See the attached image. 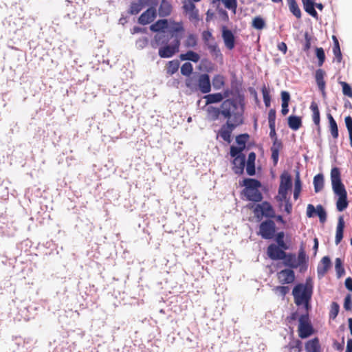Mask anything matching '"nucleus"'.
Returning <instances> with one entry per match:
<instances>
[{
  "instance_id": "7c9ffc66",
  "label": "nucleus",
  "mask_w": 352,
  "mask_h": 352,
  "mask_svg": "<svg viewBox=\"0 0 352 352\" xmlns=\"http://www.w3.org/2000/svg\"><path fill=\"white\" fill-rule=\"evenodd\" d=\"M179 67V62L178 60H170L165 67L166 72L168 75L172 76L175 74Z\"/></svg>"
},
{
  "instance_id": "a18cd8bd",
  "label": "nucleus",
  "mask_w": 352,
  "mask_h": 352,
  "mask_svg": "<svg viewBox=\"0 0 352 352\" xmlns=\"http://www.w3.org/2000/svg\"><path fill=\"white\" fill-rule=\"evenodd\" d=\"M316 55L318 58V66L321 67L325 60V54L324 50L322 47H317L316 49Z\"/></svg>"
},
{
  "instance_id": "603ef678",
  "label": "nucleus",
  "mask_w": 352,
  "mask_h": 352,
  "mask_svg": "<svg viewBox=\"0 0 352 352\" xmlns=\"http://www.w3.org/2000/svg\"><path fill=\"white\" fill-rule=\"evenodd\" d=\"M273 290L276 294L284 297L289 292V288L287 286L283 285L276 286L273 289Z\"/></svg>"
},
{
  "instance_id": "7ed1b4c3",
  "label": "nucleus",
  "mask_w": 352,
  "mask_h": 352,
  "mask_svg": "<svg viewBox=\"0 0 352 352\" xmlns=\"http://www.w3.org/2000/svg\"><path fill=\"white\" fill-rule=\"evenodd\" d=\"M308 257L306 254L305 248L302 245L300 247L298 253V257L293 253H285V256L283 258V263L285 266L291 269H297L300 267V272H302L306 271L308 267Z\"/></svg>"
},
{
  "instance_id": "3c124183",
  "label": "nucleus",
  "mask_w": 352,
  "mask_h": 352,
  "mask_svg": "<svg viewBox=\"0 0 352 352\" xmlns=\"http://www.w3.org/2000/svg\"><path fill=\"white\" fill-rule=\"evenodd\" d=\"M340 83L342 88L343 94L352 98V89L351 86L346 82H340Z\"/></svg>"
},
{
  "instance_id": "a211bd4d",
  "label": "nucleus",
  "mask_w": 352,
  "mask_h": 352,
  "mask_svg": "<svg viewBox=\"0 0 352 352\" xmlns=\"http://www.w3.org/2000/svg\"><path fill=\"white\" fill-rule=\"evenodd\" d=\"M148 0H138L137 1L131 2L128 13L131 15L138 14L144 7L145 4L148 3ZM152 3L155 6L157 4V0H152Z\"/></svg>"
},
{
  "instance_id": "1a4fd4ad",
  "label": "nucleus",
  "mask_w": 352,
  "mask_h": 352,
  "mask_svg": "<svg viewBox=\"0 0 352 352\" xmlns=\"http://www.w3.org/2000/svg\"><path fill=\"white\" fill-rule=\"evenodd\" d=\"M276 232V224L274 221L271 219L265 220L259 226L258 234L264 239H272Z\"/></svg>"
},
{
  "instance_id": "f257e3e1",
  "label": "nucleus",
  "mask_w": 352,
  "mask_h": 352,
  "mask_svg": "<svg viewBox=\"0 0 352 352\" xmlns=\"http://www.w3.org/2000/svg\"><path fill=\"white\" fill-rule=\"evenodd\" d=\"M170 24L169 32L170 37L174 38L170 44H168V38L164 34H156L153 38V42L156 45H162L158 50V55L162 58H171L179 52L181 39L185 30L182 21H170Z\"/></svg>"
},
{
  "instance_id": "412c9836",
  "label": "nucleus",
  "mask_w": 352,
  "mask_h": 352,
  "mask_svg": "<svg viewBox=\"0 0 352 352\" xmlns=\"http://www.w3.org/2000/svg\"><path fill=\"white\" fill-rule=\"evenodd\" d=\"M310 109L312 111V120L317 126L318 132L320 131V115L318 106L316 102H312L310 105Z\"/></svg>"
},
{
  "instance_id": "4468645a",
  "label": "nucleus",
  "mask_w": 352,
  "mask_h": 352,
  "mask_svg": "<svg viewBox=\"0 0 352 352\" xmlns=\"http://www.w3.org/2000/svg\"><path fill=\"white\" fill-rule=\"evenodd\" d=\"M156 15V9L154 7L149 8L139 16L138 23L147 25L154 21Z\"/></svg>"
},
{
  "instance_id": "423d86ee",
  "label": "nucleus",
  "mask_w": 352,
  "mask_h": 352,
  "mask_svg": "<svg viewBox=\"0 0 352 352\" xmlns=\"http://www.w3.org/2000/svg\"><path fill=\"white\" fill-rule=\"evenodd\" d=\"M248 206L249 208H253V212L258 220H261L263 217L267 218L275 217V211L272 205L267 201H263L256 205L250 204Z\"/></svg>"
},
{
  "instance_id": "79ce46f5",
  "label": "nucleus",
  "mask_w": 352,
  "mask_h": 352,
  "mask_svg": "<svg viewBox=\"0 0 352 352\" xmlns=\"http://www.w3.org/2000/svg\"><path fill=\"white\" fill-rule=\"evenodd\" d=\"M207 112L210 114L213 120H217L221 115V107L220 109L210 106L207 108Z\"/></svg>"
},
{
  "instance_id": "4be33fe9",
  "label": "nucleus",
  "mask_w": 352,
  "mask_h": 352,
  "mask_svg": "<svg viewBox=\"0 0 352 352\" xmlns=\"http://www.w3.org/2000/svg\"><path fill=\"white\" fill-rule=\"evenodd\" d=\"M287 124L293 131H298L302 126V118L298 116H289L287 118Z\"/></svg>"
},
{
  "instance_id": "864d4df0",
  "label": "nucleus",
  "mask_w": 352,
  "mask_h": 352,
  "mask_svg": "<svg viewBox=\"0 0 352 352\" xmlns=\"http://www.w3.org/2000/svg\"><path fill=\"white\" fill-rule=\"evenodd\" d=\"M183 9L187 13H189L190 12H195L196 14V6L192 0L191 1L185 3L183 6Z\"/></svg>"
},
{
  "instance_id": "680f3d73",
  "label": "nucleus",
  "mask_w": 352,
  "mask_h": 352,
  "mask_svg": "<svg viewBox=\"0 0 352 352\" xmlns=\"http://www.w3.org/2000/svg\"><path fill=\"white\" fill-rule=\"evenodd\" d=\"M329 131L334 139L338 138V128L336 122L329 124Z\"/></svg>"
},
{
  "instance_id": "2eb2a0df",
  "label": "nucleus",
  "mask_w": 352,
  "mask_h": 352,
  "mask_svg": "<svg viewBox=\"0 0 352 352\" xmlns=\"http://www.w3.org/2000/svg\"><path fill=\"white\" fill-rule=\"evenodd\" d=\"M331 181L333 190L345 188L341 181L340 171L338 167H333L331 169Z\"/></svg>"
},
{
  "instance_id": "5fc2aeb1",
  "label": "nucleus",
  "mask_w": 352,
  "mask_h": 352,
  "mask_svg": "<svg viewBox=\"0 0 352 352\" xmlns=\"http://www.w3.org/2000/svg\"><path fill=\"white\" fill-rule=\"evenodd\" d=\"M202 39H203L205 45L214 41V39L212 36V34L210 31H204L203 32Z\"/></svg>"
},
{
  "instance_id": "f704fd0d",
  "label": "nucleus",
  "mask_w": 352,
  "mask_h": 352,
  "mask_svg": "<svg viewBox=\"0 0 352 352\" xmlns=\"http://www.w3.org/2000/svg\"><path fill=\"white\" fill-rule=\"evenodd\" d=\"M212 85L214 89H221L225 85V77L221 74L215 75L212 78Z\"/></svg>"
},
{
  "instance_id": "a19ab883",
  "label": "nucleus",
  "mask_w": 352,
  "mask_h": 352,
  "mask_svg": "<svg viewBox=\"0 0 352 352\" xmlns=\"http://www.w3.org/2000/svg\"><path fill=\"white\" fill-rule=\"evenodd\" d=\"M193 71V67L189 62L184 63L181 67V73L182 75L189 76Z\"/></svg>"
},
{
  "instance_id": "052dcab7",
  "label": "nucleus",
  "mask_w": 352,
  "mask_h": 352,
  "mask_svg": "<svg viewBox=\"0 0 352 352\" xmlns=\"http://www.w3.org/2000/svg\"><path fill=\"white\" fill-rule=\"evenodd\" d=\"M344 308L346 311H351L352 310V300H351V295L347 294L344 298Z\"/></svg>"
},
{
  "instance_id": "c03bdc74",
  "label": "nucleus",
  "mask_w": 352,
  "mask_h": 352,
  "mask_svg": "<svg viewBox=\"0 0 352 352\" xmlns=\"http://www.w3.org/2000/svg\"><path fill=\"white\" fill-rule=\"evenodd\" d=\"M261 91H262L265 105V107H269L271 104V98H270V91L266 87V86L264 85L261 89Z\"/></svg>"
},
{
  "instance_id": "774afa93",
  "label": "nucleus",
  "mask_w": 352,
  "mask_h": 352,
  "mask_svg": "<svg viewBox=\"0 0 352 352\" xmlns=\"http://www.w3.org/2000/svg\"><path fill=\"white\" fill-rule=\"evenodd\" d=\"M278 50L283 52V54H285L287 51V47L285 43L280 42L277 45Z\"/></svg>"
},
{
  "instance_id": "6e6d98bb",
  "label": "nucleus",
  "mask_w": 352,
  "mask_h": 352,
  "mask_svg": "<svg viewBox=\"0 0 352 352\" xmlns=\"http://www.w3.org/2000/svg\"><path fill=\"white\" fill-rule=\"evenodd\" d=\"M276 110L271 109L268 113V123L269 126L276 125Z\"/></svg>"
},
{
  "instance_id": "6e6552de",
  "label": "nucleus",
  "mask_w": 352,
  "mask_h": 352,
  "mask_svg": "<svg viewBox=\"0 0 352 352\" xmlns=\"http://www.w3.org/2000/svg\"><path fill=\"white\" fill-rule=\"evenodd\" d=\"M280 185L278 188V197L280 200H286L288 190L292 186V177L287 171H284L280 177Z\"/></svg>"
},
{
  "instance_id": "e2e57ef3",
  "label": "nucleus",
  "mask_w": 352,
  "mask_h": 352,
  "mask_svg": "<svg viewBox=\"0 0 352 352\" xmlns=\"http://www.w3.org/2000/svg\"><path fill=\"white\" fill-rule=\"evenodd\" d=\"M282 104H289L290 101V94L286 91H282L280 93Z\"/></svg>"
},
{
  "instance_id": "09e8293b",
  "label": "nucleus",
  "mask_w": 352,
  "mask_h": 352,
  "mask_svg": "<svg viewBox=\"0 0 352 352\" xmlns=\"http://www.w3.org/2000/svg\"><path fill=\"white\" fill-rule=\"evenodd\" d=\"M316 214L318 216L320 222L323 223L327 219V213L322 205L316 206Z\"/></svg>"
},
{
  "instance_id": "c85d7f7f",
  "label": "nucleus",
  "mask_w": 352,
  "mask_h": 352,
  "mask_svg": "<svg viewBox=\"0 0 352 352\" xmlns=\"http://www.w3.org/2000/svg\"><path fill=\"white\" fill-rule=\"evenodd\" d=\"M179 58L182 60H190L193 63H198L200 60V56L197 52L189 50L185 54H181L179 55Z\"/></svg>"
},
{
  "instance_id": "0eeeda50",
  "label": "nucleus",
  "mask_w": 352,
  "mask_h": 352,
  "mask_svg": "<svg viewBox=\"0 0 352 352\" xmlns=\"http://www.w3.org/2000/svg\"><path fill=\"white\" fill-rule=\"evenodd\" d=\"M314 333V329L308 314L298 318V334L301 339H305Z\"/></svg>"
},
{
  "instance_id": "a878e982",
  "label": "nucleus",
  "mask_w": 352,
  "mask_h": 352,
  "mask_svg": "<svg viewBox=\"0 0 352 352\" xmlns=\"http://www.w3.org/2000/svg\"><path fill=\"white\" fill-rule=\"evenodd\" d=\"M227 95H223L221 93H215L206 95L204 98L206 100V104H210L213 103H218L223 100L224 97Z\"/></svg>"
},
{
  "instance_id": "c756f323",
  "label": "nucleus",
  "mask_w": 352,
  "mask_h": 352,
  "mask_svg": "<svg viewBox=\"0 0 352 352\" xmlns=\"http://www.w3.org/2000/svg\"><path fill=\"white\" fill-rule=\"evenodd\" d=\"M306 12L315 19H318V13L314 8V3L311 0H301Z\"/></svg>"
},
{
  "instance_id": "0e129e2a",
  "label": "nucleus",
  "mask_w": 352,
  "mask_h": 352,
  "mask_svg": "<svg viewBox=\"0 0 352 352\" xmlns=\"http://www.w3.org/2000/svg\"><path fill=\"white\" fill-rule=\"evenodd\" d=\"M246 172H247L248 175H249L250 176L254 175L256 173L255 164L247 162Z\"/></svg>"
},
{
  "instance_id": "aec40b11",
  "label": "nucleus",
  "mask_w": 352,
  "mask_h": 352,
  "mask_svg": "<svg viewBox=\"0 0 352 352\" xmlns=\"http://www.w3.org/2000/svg\"><path fill=\"white\" fill-rule=\"evenodd\" d=\"M326 75L325 72L322 69H318L316 71L315 79L318 87L322 96L324 97L326 95L325 86L326 82L324 81V76Z\"/></svg>"
},
{
  "instance_id": "ea45409f",
  "label": "nucleus",
  "mask_w": 352,
  "mask_h": 352,
  "mask_svg": "<svg viewBox=\"0 0 352 352\" xmlns=\"http://www.w3.org/2000/svg\"><path fill=\"white\" fill-rule=\"evenodd\" d=\"M252 25L256 30H262L265 26V22L262 17L256 16L252 20Z\"/></svg>"
},
{
  "instance_id": "13d9d810",
  "label": "nucleus",
  "mask_w": 352,
  "mask_h": 352,
  "mask_svg": "<svg viewBox=\"0 0 352 352\" xmlns=\"http://www.w3.org/2000/svg\"><path fill=\"white\" fill-rule=\"evenodd\" d=\"M243 150L244 149H243V148L239 146H231L230 153L232 157L235 158V157H237L238 155H243L241 153Z\"/></svg>"
},
{
  "instance_id": "bb28decb",
  "label": "nucleus",
  "mask_w": 352,
  "mask_h": 352,
  "mask_svg": "<svg viewBox=\"0 0 352 352\" xmlns=\"http://www.w3.org/2000/svg\"><path fill=\"white\" fill-rule=\"evenodd\" d=\"M344 221L343 220V218L340 217L338 219L337 228H336V239L335 242L336 245H338L342 238H343V232H344Z\"/></svg>"
},
{
  "instance_id": "c9c22d12",
  "label": "nucleus",
  "mask_w": 352,
  "mask_h": 352,
  "mask_svg": "<svg viewBox=\"0 0 352 352\" xmlns=\"http://www.w3.org/2000/svg\"><path fill=\"white\" fill-rule=\"evenodd\" d=\"M302 189V184L300 177V173L296 171L295 177L294 190V198L297 199L300 195Z\"/></svg>"
},
{
  "instance_id": "4d7b16f0",
  "label": "nucleus",
  "mask_w": 352,
  "mask_h": 352,
  "mask_svg": "<svg viewBox=\"0 0 352 352\" xmlns=\"http://www.w3.org/2000/svg\"><path fill=\"white\" fill-rule=\"evenodd\" d=\"M333 53L335 56V60L337 61V63H341L342 60V56L340 50V47L338 46H333Z\"/></svg>"
},
{
  "instance_id": "f3484780",
  "label": "nucleus",
  "mask_w": 352,
  "mask_h": 352,
  "mask_svg": "<svg viewBox=\"0 0 352 352\" xmlns=\"http://www.w3.org/2000/svg\"><path fill=\"white\" fill-rule=\"evenodd\" d=\"M245 160V155H238L234 158L232 161V170L235 174L241 175L243 173Z\"/></svg>"
},
{
  "instance_id": "473e14b6",
  "label": "nucleus",
  "mask_w": 352,
  "mask_h": 352,
  "mask_svg": "<svg viewBox=\"0 0 352 352\" xmlns=\"http://www.w3.org/2000/svg\"><path fill=\"white\" fill-rule=\"evenodd\" d=\"M197 36L194 34H189L184 42L186 48H194L197 45Z\"/></svg>"
},
{
  "instance_id": "5701e85b",
  "label": "nucleus",
  "mask_w": 352,
  "mask_h": 352,
  "mask_svg": "<svg viewBox=\"0 0 352 352\" xmlns=\"http://www.w3.org/2000/svg\"><path fill=\"white\" fill-rule=\"evenodd\" d=\"M305 347L307 352H321V346L317 337L307 341Z\"/></svg>"
},
{
  "instance_id": "49530a36",
  "label": "nucleus",
  "mask_w": 352,
  "mask_h": 352,
  "mask_svg": "<svg viewBox=\"0 0 352 352\" xmlns=\"http://www.w3.org/2000/svg\"><path fill=\"white\" fill-rule=\"evenodd\" d=\"M339 310H340L339 305L336 302H333L331 305V309L329 311V318L333 320L335 319L339 313Z\"/></svg>"
},
{
  "instance_id": "37998d69",
  "label": "nucleus",
  "mask_w": 352,
  "mask_h": 352,
  "mask_svg": "<svg viewBox=\"0 0 352 352\" xmlns=\"http://www.w3.org/2000/svg\"><path fill=\"white\" fill-rule=\"evenodd\" d=\"M249 138V135L247 133L241 134L236 137V142L239 147L243 148V149H245V143L248 141Z\"/></svg>"
},
{
  "instance_id": "39448f33",
  "label": "nucleus",
  "mask_w": 352,
  "mask_h": 352,
  "mask_svg": "<svg viewBox=\"0 0 352 352\" xmlns=\"http://www.w3.org/2000/svg\"><path fill=\"white\" fill-rule=\"evenodd\" d=\"M292 294L297 305H305L307 308L312 295V287L308 284H297L294 287Z\"/></svg>"
},
{
  "instance_id": "bf43d9fd",
  "label": "nucleus",
  "mask_w": 352,
  "mask_h": 352,
  "mask_svg": "<svg viewBox=\"0 0 352 352\" xmlns=\"http://www.w3.org/2000/svg\"><path fill=\"white\" fill-rule=\"evenodd\" d=\"M283 147V144L280 140H279L277 137H275L274 140H273V144L271 147V151H277L279 152L280 150Z\"/></svg>"
},
{
  "instance_id": "de8ad7c7",
  "label": "nucleus",
  "mask_w": 352,
  "mask_h": 352,
  "mask_svg": "<svg viewBox=\"0 0 352 352\" xmlns=\"http://www.w3.org/2000/svg\"><path fill=\"white\" fill-rule=\"evenodd\" d=\"M225 7L232 10L234 13H236L237 8V0H222Z\"/></svg>"
},
{
  "instance_id": "dca6fc26",
  "label": "nucleus",
  "mask_w": 352,
  "mask_h": 352,
  "mask_svg": "<svg viewBox=\"0 0 352 352\" xmlns=\"http://www.w3.org/2000/svg\"><path fill=\"white\" fill-rule=\"evenodd\" d=\"M198 87L200 91L203 94H208L211 90V83L210 76L207 74H201L199 76Z\"/></svg>"
},
{
  "instance_id": "69168bd1",
  "label": "nucleus",
  "mask_w": 352,
  "mask_h": 352,
  "mask_svg": "<svg viewBox=\"0 0 352 352\" xmlns=\"http://www.w3.org/2000/svg\"><path fill=\"white\" fill-rule=\"evenodd\" d=\"M305 43L304 45L303 50H304V51L307 52L311 48V38L307 32H306L305 34Z\"/></svg>"
},
{
  "instance_id": "9b49d317",
  "label": "nucleus",
  "mask_w": 352,
  "mask_h": 352,
  "mask_svg": "<svg viewBox=\"0 0 352 352\" xmlns=\"http://www.w3.org/2000/svg\"><path fill=\"white\" fill-rule=\"evenodd\" d=\"M285 250L274 243L270 244L267 248V254L274 261L282 260L285 256Z\"/></svg>"
},
{
  "instance_id": "20e7f679",
  "label": "nucleus",
  "mask_w": 352,
  "mask_h": 352,
  "mask_svg": "<svg viewBox=\"0 0 352 352\" xmlns=\"http://www.w3.org/2000/svg\"><path fill=\"white\" fill-rule=\"evenodd\" d=\"M240 185L245 186L243 192L248 200L254 202L262 201L263 195L259 190V188L261 187V183L258 180L252 178H245Z\"/></svg>"
},
{
  "instance_id": "8fccbe9b",
  "label": "nucleus",
  "mask_w": 352,
  "mask_h": 352,
  "mask_svg": "<svg viewBox=\"0 0 352 352\" xmlns=\"http://www.w3.org/2000/svg\"><path fill=\"white\" fill-rule=\"evenodd\" d=\"M345 124L349 131L350 145L352 147V118L350 116L345 118Z\"/></svg>"
},
{
  "instance_id": "ddd939ff",
  "label": "nucleus",
  "mask_w": 352,
  "mask_h": 352,
  "mask_svg": "<svg viewBox=\"0 0 352 352\" xmlns=\"http://www.w3.org/2000/svg\"><path fill=\"white\" fill-rule=\"evenodd\" d=\"M277 278L283 285L292 283L295 280V273L292 269L282 270L277 273Z\"/></svg>"
},
{
  "instance_id": "72a5a7b5",
  "label": "nucleus",
  "mask_w": 352,
  "mask_h": 352,
  "mask_svg": "<svg viewBox=\"0 0 352 352\" xmlns=\"http://www.w3.org/2000/svg\"><path fill=\"white\" fill-rule=\"evenodd\" d=\"M287 3L290 12L297 18H301V11L296 0H287Z\"/></svg>"
},
{
  "instance_id": "f8f14e48",
  "label": "nucleus",
  "mask_w": 352,
  "mask_h": 352,
  "mask_svg": "<svg viewBox=\"0 0 352 352\" xmlns=\"http://www.w3.org/2000/svg\"><path fill=\"white\" fill-rule=\"evenodd\" d=\"M333 192L338 196V199L336 201L337 210L340 212L344 210L349 205V202L347 201V192L345 188L334 190Z\"/></svg>"
},
{
  "instance_id": "b1692460",
  "label": "nucleus",
  "mask_w": 352,
  "mask_h": 352,
  "mask_svg": "<svg viewBox=\"0 0 352 352\" xmlns=\"http://www.w3.org/2000/svg\"><path fill=\"white\" fill-rule=\"evenodd\" d=\"M172 12V6L167 0H162L158 9L160 16L165 17L170 14Z\"/></svg>"
},
{
  "instance_id": "e433bc0d",
  "label": "nucleus",
  "mask_w": 352,
  "mask_h": 352,
  "mask_svg": "<svg viewBox=\"0 0 352 352\" xmlns=\"http://www.w3.org/2000/svg\"><path fill=\"white\" fill-rule=\"evenodd\" d=\"M206 46L208 47V50L212 56H214L215 57L221 56V51L218 47V45L214 41L207 43Z\"/></svg>"
},
{
  "instance_id": "f03ea898",
  "label": "nucleus",
  "mask_w": 352,
  "mask_h": 352,
  "mask_svg": "<svg viewBox=\"0 0 352 352\" xmlns=\"http://www.w3.org/2000/svg\"><path fill=\"white\" fill-rule=\"evenodd\" d=\"M221 115L233 124L241 125L243 122V110L237 102L232 99H226L221 104Z\"/></svg>"
},
{
  "instance_id": "9d476101",
  "label": "nucleus",
  "mask_w": 352,
  "mask_h": 352,
  "mask_svg": "<svg viewBox=\"0 0 352 352\" xmlns=\"http://www.w3.org/2000/svg\"><path fill=\"white\" fill-rule=\"evenodd\" d=\"M239 126V124L230 122V120H227L226 124H223L218 132L219 135L224 141L230 143L231 142V134L234 129Z\"/></svg>"
},
{
  "instance_id": "393cba45",
  "label": "nucleus",
  "mask_w": 352,
  "mask_h": 352,
  "mask_svg": "<svg viewBox=\"0 0 352 352\" xmlns=\"http://www.w3.org/2000/svg\"><path fill=\"white\" fill-rule=\"evenodd\" d=\"M331 267V260L327 256H324L318 266V274L324 276Z\"/></svg>"
},
{
  "instance_id": "338daca9",
  "label": "nucleus",
  "mask_w": 352,
  "mask_h": 352,
  "mask_svg": "<svg viewBox=\"0 0 352 352\" xmlns=\"http://www.w3.org/2000/svg\"><path fill=\"white\" fill-rule=\"evenodd\" d=\"M315 213H316V208L312 204H308L307 207V216L310 218L314 217Z\"/></svg>"
},
{
  "instance_id": "4c0bfd02",
  "label": "nucleus",
  "mask_w": 352,
  "mask_h": 352,
  "mask_svg": "<svg viewBox=\"0 0 352 352\" xmlns=\"http://www.w3.org/2000/svg\"><path fill=\"white\" fill-rule=\"evenodd\" d=\"M284 236L285 234L283 232H279L276 234L275 241L277 243L276 245H279L283 250H288L289 246L286 244V243L284 241Z\"/></svg>"
},
{
  "instance_id": "2f4dec72",
  "label": "nucleus",
  "mask_w": 352,
  "mask_h": 352,
  "mask_svg": "<svg viewBox=\"0 0 352 352\" xmlns=\"http://www.w3.org/2000/svg\"><path fill=\"white\" fill-rule=\"evenodd\" d=\"M314 186L316 192L321 191L324 188V176L319 173L314 177Z\"/></svg>"
},
{
  "instance_id": "58836bf2",
  "label": "nucleus",
  "mask_w": 352,
  "mask_h": 352,
  "mask_svg": "<svg viewBox=\"0 0 352 352\" xmlns=\"http://www.w3.org/2000/svg\"><path fill=\"white\" fill-rule=\"evenodd\" d=\"M335 269L336 271V274L338 277H341L345 273L344 268L343 267V263L341 258H337L335 261Z\"/></svg>"
},
{
  "instance_id": "cd10ccee",
  "label": "nucleus",
  "mask_w": 352,
  "mask_h": 352,
  "mask_svg": "<svg viewBox=\"0 0 352 352\" xmlns=\"http://www.w3.org/2000/svg\"><path fill=\"white\" fill-rule=\"evenodd\" d=\"M168 27L167 19H160L150 26V30L153 32L163 31Z\"/></svg>"
},
{
  "instance_id": "6ab92c4d",
  "label": "nucleus",
  "mask_w": 352,
  "mask_h": 352,
  "mask_svg": "<svg viewBox=\"0 0 352 352\" xmlns=\"http://www.w3.org/2000/svg\"><path fill=\"white\" fill-rule=\"evenodd\" d=\"M222 37L226 47L230 50L234 49L235 46V38L232 31L223 28Z\"/></svg>"
}]
</instances>
